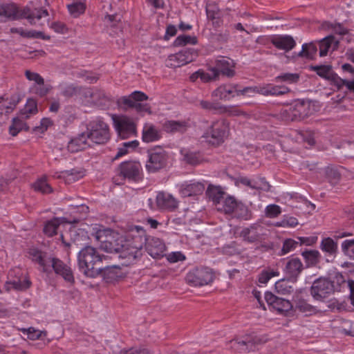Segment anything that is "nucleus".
<instances>
[{"mask_svg":"<svg viewBox=\"0 0 354 354\" xmlns=\"http://www.w3.org/2000/svg\"><path fill=\"white\" fill-rule=\"evenodd\" d=\"M104 259L105 256L100 254L96 248L85 246L77 255L79 270L86 277L95 278L100 273V264Z\"/></svg>","mask_w":354,"mask_h":354,"instance_id":"1","label":"nucleus"},{"mask_svg":"<svg viewBox=\"0 0 354 354\" xmlns=\"http://www.w3.org/2000/svg\"><path fill=\"white\" fill-rule=\"evenodd\" d=\"M142 234H144V229L142 227L136 225L131 228L130 235L133 238V241H126L122 246L119 256L125 260L124 264L133 263L138 258L141 257V250L144 245Z\"/></svg>","mask_w":354,"mask_h":354,"instance_id":"2","label":"nucleus"},{"mask_svg":"<svg viewBox=\"0 0 354 354\" xmlns=\"http://www.w3.org/2000/svg\"><path fill=\"white\" fill-rule=\"evenodd\" d=\"M85 133L91 145L93 144L103 145L110 139L109 126L100 118L88 123Z\"/></svg>","mask_w":354,"mask_h":354,"instance_id":"3","label":"nucleus"},{"mask_svg":"<svg viewBox=\"0 0 354 354\" xmlns=\"http://www.w3.org/2000/svg\"><path fill=\"white\" fill-rule=\"evenodd\" d=\"M229 123L223 119L214 121L205 131L203 137L213 145H219L227 137Z\"/></svg>","mask_w":354,"mask_h":354,"instance_id":"4","label":"nucleus"},{"mask_svg":"<svg viewBox=\"0 0 354 354\" xmlns=\"http://www.w3.org/2000/svg\"><path fill=\"white\" fill-rule=\"evenodd\" d=\"M309 115V104L295 101L291 104L283 107L280 112L282 120L286 121H299Z\"/></svg>","mask_w":354,"mask_h":354,"instance_id":"5","label":"nucleus"},{"mask_svg":"<svg viewBox=\"0 0 354 354\" xmlns=\"http://www.w3.org/2000/svg\"><path fill=\"white\" fill-rule=\"evenodd\" d=\"M250 91L252 90L248 86L241 88L237 84H224L212 91V97H218L221 100L228 101L235 96H250Z\"/></svg>","mask_w":354,"mask_h":354,"instance_id":"6","label":"nucleus"},{"mask_svg":"<svg viewBox=\"0 0 354 354\" xmlns=\"http://www.w3.org/2000/svg\"><path fill=\"white\" fill-rule=\"evenodd\" d=\"M214 274L207 268H195L189 271L185 280L189 285L194 286H203L212 282Z\"/></svg>","mask_w":354,"mask_h":354,"instance_id":"7","label":"nucleus"},{"mask_svg":"<svg viewBox=\"0 0 354 354\" xmlns=\"http://www.w3.org/2000/svg\"><path fill=\"white\" fill-rule=\"evenodd\" d=\"M333 292V283L328 279L324 277L316 279L310 288V295L314 299L317 301H324Z\"/></svg>","mask_w":354,"mask_h":354,"instance_id":"8","label":"nucleus"},{"mask_svg":"<svg viewBox=\"0 0 354 354\" xmlns=\"http://www.w3.org/2000/svg\"><path fill=\"white\" fill-rule=\"evenodd\" d=\"M167 153L165 150L157 147L148 151V160L146 169L149 172H156L166 165Z\"/></svg>","mask_w":354,"mask_h":354,"instance_id":"9","label":"nucleus"},{"mask_svg":"<svg viewBox=\"0 0 354 354\" xmlns=\"http://www.w3.org/2000/svg\"><path fill=\"white\" fill-rule=\"evenodd\" d=\"M147 99L148 96L145 93L136 91L128 96L122 97L120 102L128 107L134 108L138 112L150 113V107L148 104L142 103Z\"/></svg>","mask_w":354,"mask_h":354,"instance_id":"10","label":"nucleus"},{"mask_svg":"<svg viewBox=\"0 0 354 354\" xmlns=\"http://www.w3.org/2000/svg\"><path fill=\"white\" fill-rule=\"evenodd\" d=\"M118 174L124 179L137 182L142 178V166L136 161L123 162L118 167Z\"/></svg>","mask_w":354,"mask_h":354,"instance_id":"11","label":"nucleus"},{"mask_svg":"<svg viewBox=\"0 0 354 354\" xmlns=\"http://www.w3.org/2000/svg\"><path fill=\"white\" fill-rule=\"evenodd\" d=\"M9 277L10 279L6 284L8 290H26L31 286V281L26 276H23L21 273V270L16 268L9 272Z\"/></svg>","mask_w":354,"mask_h":354,"instance_id":"12","label":"nucleus"},{"mask_svg":"<svg viewBox=\"0 0 354 354\" xmlns=\"http://www.w3.org/2000/svg\"><path fill=\"white\" fill-rule=\"evenodd\" d=\"M196 56L197 53L194 49H185L169 55L167 59V66L171 68L180 67L192 62Z\"/></svg>","mask_w":354,"mask_h":354,"instance_id":"13","label":"nucleus"},{"mask_svg":"<svg viewBox=\"0 0 354 354\" xmlns=\"http://www.w3.org/2000/svg\"><path fill=\"white\" fill-rule=\"evenodd\" d=\"M146 250L153 258H159L164 255L165 245L159 238L149 236L146 237L145 231L142 235Z\"/></svg>","mask_w":354,"mask_h":354,"instance_id":"14","label":"nucleus"},{"mask_svg":"<svg viewBox=\"0 0 354 354\" xmlns=\"http://www.w3.org/2000/svg\"><path fill=\"white\" fill-rule=\"evenodd\" d=\"M264 299L269 306L280 314L288 313L292 308L289 300L278 297L270 292H265Z\"/></svg>","mask_w":354,"mask_h":354,"instance_id":"15","label":"nucleus"},{"mask_svg":"<svg viewBox=\"0 0 354 354\" xmlns=\"http://www.w3.org/2000/svg\"><path fill=\"white\" fill-rule=\"evenodd\" d=\"M252 91H249L250 96L254 93L263 95H281L290 92V89L285 86H278L273 84H266L258 86H250Z\"/></svg>","mask_w":354,"mask_h":354,"instance_id":"16","label":"nucleus"},{"mask_svg":"<svg viewBox=\"0 0 354 354\" xmlns=\"http://www.w3.org/2000/svg\"><path fill=\"white\" fill-rule=\"evenodd\" d=\"M303 270L304 265L301 261L297 257H294L287 260L283 270L288 279L295 283Z\"/></svg>","mask_w":354,"mask_h":354,"instance_id":"17","label":"nucleus"},{"mask_svg":"<svg viewBox=\"0 0 354 354\" xmlns=\"http://www.w3.org/2000/svg\"><path fill=\"white\" fill-rule=\"evenodd\" d=\"M115 127L122 139H126L136 133V128L135 123L128 118H122L115 120Z\"/></svg>","mask_w":354,"mask_h":354,"instance_id":"18","label":"nucleus"},{"mask_svg":"<svg viewBox=\"0 0 354 354\" xmlns=\"http://www.w3.org/2000/svg\"><path fill=\"white\" fill-rule=\"evenodd\" d=\"M49 264V271L53 268L56 274L61 275L66 281L68 282L74 281L71 268L61 260L52 257Z\"/></svg>","mask_w":354,"mask_h":354,"instance_id":"19","label":"nucleus"},{"mask_svg":"<svg viewBox=\"0 0 354 354\" xmlns=\"http://www.w3.org/2000/svg\"><path fill=\"white\" fill-rule=\"evenodd\" d=\"M157 207L160 209L173 211L178 207V201L170 194L159 192L156 198Z\"/></svg>","mask_w":354,"mask_h":354,"instance_id":"20","label":"nucleus"},{"mask_svg":"<svg viewBox=\"0 0 354 354\" xmlns=\"http://www.w3.org/2000/svg\"><path fill=\"white\" fill-rule=\"evenodd\" d=\"M236 184H241L257 190L268 191L270 187L269 184L263 178L250 179L246 176H241L236 179Z\"/></svg>","mask_w":354,"mask_h":354,"instance_id":"21","label":"nucleus"},{"mask_svg":"<svg viewBox=\"0 0 354 354\" xmlns=\"http://www.w3.org/2000/svg\"><path fill=\"white\" fill-rule=\"evenodd\" d=\"M205 190V185L201 182H185L180 186V193L183 197L201 194Z\"/></svg>","mask_w":354,"mask_h":354,"instance_id":"22","label":"nucleus"},{"mask_svg":"<svg viewBox=\"0 0 354 354\" xmlns=\"http://www.w3.org/2000/svg\"><path fill=\"white\" fill-rule=\"evenodd\" d=\"M48 12L46 9H35L31 11L29 8H24L23 10L19 11L18 18H26L31 25L37 26V21H39L43 17H47Z\"/></svg>","mask_w":354,"mask_h":354,"instance_id":"23","label":"nucleus"},{"mask_svg":"<svg viewBox=\"0 0 354 354\" xmlns=\"http://www.w3.org/2000/svg\"><path fill=\"white\" fill-rule=\"evenodd\" d=\"M235 64L234 60L228 57H221L216 59V66L214 67L220 73L228 77H232L235 75Z\"/></svg>","mask_w":354,"mask_h":354,"instance_id":"24","label":"nucleus"},{"mask_svg":"<svg viewBox=\"0 0 354 354\" xmlns=\"http://www.w3.org/2000/svg\"><path fill=\"white\" fill-rule=\"evenodd\" d=\"M91 146L86 133L83 132L72 139L68 142L67 148L70 152L75 153Z\"/></svg>","mask_w":354,"mask_h":354,"instance_id":"25","label":"nucleus"},{"mask_svg":"<svg viewBox=\"0 0 354 354\" xmlns=\"http://www.w3.org/2000/svg\"><path fill=\"white\" fill-rule=\"evenodd\" d=\"M272 44L277 48L289 51L296 45L293 37L290 35H278L272 39Z\"/></svg>","mask_w":354,"mask_h":354,"instance_id":"26","label":"nucleus"},{"mask_svg":"<svg viewBox=\"0 0 354 354\" xmlns=\"http://www.w3.org/2000/svg\"><path fill=\"white\" fill-rule=\"evenodd\" d=\"M261 230L259 225H251L249 227L243 228L240 232V236L248 243H254L260 241Z\"/></svg>","mask_w":354,"mask_h":354,"instance_id":"27","label":"nucleus"},{"mask_svg":"<svg viewBox=\"0 0 354 354\" xmlns=\"http://www.w3.org/2000/svg\"><path fill=\"white\" fill-rule=\"evenodd\" d=\"M183 157V161L191 165H198L203 161V157L199 151H191L186 148H183L180 151Z\"/></svg>","mask_w":354,"mask_h":354,"instance_id":"28","label":"nucleus"},{"mask_svg":"<svg viewBox=\"0 0 354 354\" xmlns=\"http://www.w3.org/2000/svg\"><path fill=\"white\" fill-rule=\"evenodd\" d=\"M122 270L118 266L101 267L100 275L106 282H112L122 277Z\"/></svg>","mask_w":354,"mask_h":354,"instance_id":"29","label":"nucleus"},{"mask_svg":"<svg viewBox=\"0 0 354 354\" xmlns=\"http://www.w3.org/2000/svg\"><path fill=\"white\" fill-rule=\"evenodd\" d=\"M30 255L32 261L39 265L43 272H49V263L52 257L35 250H30Z\"/></svg>","mask_w":354,"mask_h":354,"instance_id":"30","label":"nucleus"},{"mask_svg":"<svg viewBox=\"0 0 354 354\" xmlns=\"http://www.w3.org/2000/svg\"><path fill=\"white\" fill-rule=\"evenodd\" d=\"M338 44L339 40L336 39L333 35L326 37L319 41V55L326 56L330 50L337 49Z\"/></svg>","mask_w":354,"mask_h":354,"instance_id":"31","label":"nucleus"},{"mask_svg":"<svg viewBox=\"0 0 354 354\" xmlns=\"http://www.w3.org/2000/svg\"><path fill=\"white\" fill-rule=\"evenodd\" d=\"M161 138L160 131L153 124H146L142 129V140L145 142H151Z\"/></svg>","mask_w":354,"mask_h":354,"instance_id":"32","label":"nucleus"},{"mask_svg":"<svg viewBox=\"0 0 354 354\" xmlns=\"http://www.w3.org/2000/svg\"><path fill=\"white\" fill-rule=\"evenodd\" d=\"M67 223L64 217H55L46 222L44 226V232L48 236H53L57 234V229L62 223Z\"/></svg>","mask_w":354,"mask_h":354,"instance_id":"33","label":"nucleus"},{"mask_svg":"<svg viewBox=\"0 0 354 354\" xmlns=\"http://www.w3.org/2000/svg\"><path fill=\"white\" fill-rule=\"evenodd\" d=\"M19 9L15 3H4L0 5V17L2 19H18Z\"/></svg>","mask_w":354,"mask_h":354,"instance_id":"34","label":"nucleus"},{"mask_svg":"<svg viewBox=\"0 0 354 354\" xmlns=\"http://www.w3.org/2000/svg\"><path fill=\"white\" fill-rule=\"evenodd\" d=\"M319 247L329 257H335L337 253V243L330 237L323 239Z\"/></svg>","mask_w":354,"mask_h":354,"instance_id":"35","label":"nucleus"},{"mask_svg":"<svg viewBox=\"0 0 354 354\" xmlns=\"http://www.w3.org/2000/svg\"><path fill=\"white\" fill-rule=\"evenodd\" d=\"M38 112L37 103L32 98L28 99L26 105L20 111L19 116L22 119H28Z\"/></svg>","mask_w":354,"mask_h":354,"instance_id":"36","label":"nucleus"},{"mask_svg":"<svg viewBox=\"0 0 354 354\" xmlns=\"http://www.w3.org/2000/svg\"><path fill=\"white\" fill-rule=\"evenodd\" d=\"M84 176V172L82 170L73 169L71 170L62 171L58 176L59 178H64L67 183H71L78 180Z\"/></svg>","mask_w":354,"mask_h":354,"instance_id":"37","label":"nucleus"},{"mask_svg":"<svg viewBox=\"0 0 354 354\" xmlns=\"http://www.w3.org/2000/svg\"><path fill=\"white\" fill-rule=\"evenodd\" d=\"M206 195L215 204H219L223 198L224 192L221 187L210 185L207 189Z\"/></svg>","mask_w":354,"mask_h":354,"instance_id":"38","label":"nucleus"},{"mask_svg":"<svg viewBox=\"0 0 354 354\" xmlns=\"http://www.w3.org/2000/svg\"><path fill=\"white\" fill-rule=\"evenodd\" d=\"M301 255L308 267L316 266L319 262L321 257L319 252L315 250H306Z\"/></svg>","mask_w":354,"mask_h":354,"instance_id":"39","label":"nucleus"},{"mask_svg":"<svg viewBox=\"0 0 354 354\" xmlns=\"http://www.w3.org/2000/svg\"><path fill=\"white\" fill-rule=\"evenodd\" d=\"M92 101L99 106H105L109 100L103 91L97 88L88 91Z\"/></svg>","mask_w":354,"mask_h":354,"instance_id":"40","label":"nucleus"},{"mask_svg":"<svg viewBox=\"0 0 354 354\" xmlns=\"http://www.w3.org/2000/svg\"><path fill=\"white\" fill-rule=\"evenodd\" d=\"M163 127L164 129L168 133L183 132L186 130L185 122L174 120L166 122Z\"/></svg>","mask_w":354,"mask_h":354,"instance_id":"41","label":"nucleus"},{"mask_svg":"<svg viewBox=\"0 0 354 354\" xmlns=\"http://www.w3.org/2000/svg\"><path fill=\"white\" fill-rule=\"evenodd\" d=\"M295 308L305 316H310L317 313L316 308L307 303L305 300H299L296 304Z\"/></svg>","mask_w":354,"mask_h":354,"instance_id":"42","label":"nucleus"},{"mask_svg":"<svg viewBox=\"0 0 354 354\" xmlns=\"http://www.w3.org/2000/svg\"><path fill=\"white\" fill-rule=\"evenodd\" d=\"M290 280L281 279L276 282L275 289L279 294L290 295L294 291V288L290 284Z\"/></svg>","mask_w":354,"mask_h":354,"instance_id":"43","label":"nucleus"},{"mask_svg":"<svg viewBox=\"0 0 354 354\" xmlns=\"http://www.w3.org/2000/svg\"><path fill=\"white\" fill-rule=\"evenodd\" d=\"M232 214L234 217L244 220H248L250 218V212L248 207L241 202H237Z\"/></svg>","mask_w":354,"mask_h":354,"instance_id":"44","label":"nucleus"},{"mask_svg":"<svg viewBox=\"0 0 354 354\" xmlns=\"http://www.w3.org/2000/svg\"><path fill=\"white\" fill-rule=\"evenodd\" d=\"M199 106L203 109L210 111L214 114H221L222 104L219 102L201 100L199 101Z\"/></svg>","mask_w":354,"mask_h":354,"instance_id":"45","label":"nucleus"},{"mask_svg":"<svg viewBox=\"0 0 354 354\" xmlns=\"http://www.w3.org/2000/svg\"><path fill=\"white\" fill-rule=\"evenodd\" d=\"M221 114H226L228 116H247V113L241 110L239 106L229 105L225 106L222 104Z\"/></svg>","mask_w":354,"mask_h":354,"instance_id":"46","label":"nucleus"},{"mask_svg":"<svg viewBox=\"0 0 354 354\" xmlns=\"http://www.w3.org/2000/svg\"><path fill=\"white\" fill-rule=\"evenodd\" d=\"M233 345L236 346L237 349L244 352H249L255 348L254 342L250 337H248L245 340H236L233 343Z\"/></svg>","mask_w":354,"mask_h":354,"instance_id":"47","label":"nucleus"},{"mask_svg":"<svg viewBox=\"0 0 354 354\" xmlns=\"http://www.w3.org/2000/svg\"><path fill=\"white\" fill-rule=\"evenodd\" d=\"M324 173L330 184L335 185L339 182L341 175L336 167H327L325 168Z\"/></svg>","mask_w":354,"mask_h":354,"instance_id":"48","label":"nucleus"},{"mask_svg":"<svg viewBox=\"0 0 354 354\" xmlns=\"http://www.w3.org/2000/svg\"><path fill=\"white\" fill-rule=\"evenodd\" d=\"M299 76L297 73H285L277 76L274 80L277 82H285L294 84L299 81Z\"/></svg>","mask_w":354,"mask_h":354,"instance_id":"49","label":"nucleus"},{"mask_svg":"<svg viewBox=\"0 0 354 354\" xmlns=\"http://www.w3.org/2000/svg\"><path fill=\"white\" fill-rule=\"evenodd\" d=\"M35 191L40 192L42 194H48L52 192L51 187L48 185L46 178H41L37 180L33 185Z\"/></svg>","mask_w":354,"mask_h":354,"instance_id":"50","label":"nucleus"},{"mask_svg":"<svg viewBox=\"0 0 354 354\" xmlns=\"http://www.w3.org/2000/svg\"><path fill=\"white\" fill-rule=\"evenodd\" d=\"M317 46L313 44H304L302 46V50L299 53V56H304L308 59H313L317 53Z\"/></svg>","mask_w":354,"mask_h":354,"instance_id":"51","label":"nucleus"},{"mask_svg":"<svg viewBox=\"0 0 354 354\" xmlns=\"http://www.w3.org/2000/svg\"><path fill=\"white\" fill-rule=\"evenodd\" d=\"M197 39L196 37H192L186 35H181L176 37L174 42L175 46H181L186 44H196Z\"/></svg>","mask_w":354,"mask_h":354,"instance_id":"52","label":"nucleus"},{"mask_svg":"<svg viewBox=\"0 0 354 354\" xmlns=\"http://www.w3.org/2000/svg\"><path fill=\"white\" fill-rule=\"evenodd\" d=\"M25 119H22L20 116L19 118H14L12 120V124L9 128L10 133L15 136L17 133L21 131L26 126L24 120Z\"/></svg>","mask_w":354,"mask_h":354,"instance_id":"53","label":"nucleus"},{"mask_svg":"<svg viewBox=\"0 0 354 354\" xmlns=\"http://www.w3.org/2000/svg\"><path fill=\"white\" fill-rule=\"evenodd\" d=\"M67 8L69 12L75 17H77L80 14L83 13L86 8L84 3L81 1H77L71 4H68Z\"/></svg>","mask_w":354,"mask_h":354,"instance_id":"54","label":"nucleus"},{"mask_svg":"<svg viewBox=\"0 0 354 354\" xmlns=\"http://www.w3.org/2000/svg\"><path fill=\"white\" fill-rule=\"evenodd\" d=\"M344 254L351 259H354V239L345 240L342 243Z\"/></svg>","mask_w":354,"mask_h":354,"instance_id":"55","label":"nucleus"},{"mask_svg":"<svg viewBox=\"0 0 354 354\" xmlns=\"http://www.w3.org/2000/svg\"><path fill=\"white\" fill-rule=\"evenodd\" d=\"M218 77V71L214 68H209V73H206L203 70H200V79L203 82H208L212 80H215Z\"/></svg>","mask_w":354,"mask_h":354,"instance_id":"56","label":"nucleus"},{"mask_svg":"<svg viewBox=\"0 0 354 354\" xmlns=\"http://www.w3.org/2000/svg\"><path fill=\"white\" fill-rule=\"evenodd\" d=\"M238 201L232 196H227L223 200V210L225 214H232Z\"/></svg>","mask_w":354,"mask_h":354,"instance_id":"57","label":"nucleus"},{"mask_svg":"<svg viewBox=\"0 0 354 354\" xmlns=\"http://www.w3.org/2000/svg\"><path fill=\"white\" fill-rule=\"evenodd\" d=\"M311 69L315 71L318 75L324 78H330L331 66L328 65L312 66Z\"/></svg>","mask_w":354,"mask_h":354,"instance_id":"58","label":"nucleus"},{"mask_svg":"<svg viewBox=\"0 0 354 354\" xmlns=\"http://www.w3.org/2000/svg\"><path fill=\"white\" fill-rule=\"evenodd\" d=\"M281 213V207L275 204L268 205L265 209V214L268 218H276Z\"/></svg>","mask_w":354,"mask_h":354,"instance_id":"59","label":"nucleus"},{"mask_svg":"<svg viewBox=\"0 0 354 354\" xmlns=\"http://www.w3.org/2000/svg\"><path fill=\"white\" fill-rule=\"evenodd\" d=\"M299 245V242L292 239H288L284 241L283 247L281 249V253L282 254H286L295 249L297 248V247Z\"/></svg>","mask_w":354,"mask_h":354,"instance_id":"60","label":"nucleus"},{"mask_svg":"<svg viewBox=\"0 0 354 354\" xmlns=\"http://www.w3.org/2000/svg\"><path fill=\"white\" fill-rule=\"evenodd\" d=\"M279 272L273 270L263 271L259 277V281L261 283H266L272 277L278 276Z\"/></svg>","mask_w":354,"mask_h":354,"instance_id":"61","label":"nucleus"},{"mask_svg":"<svg viewBox=\"0 0 354 354\" xmlns=\"http://www.w3.org/2000/svg\"><path fill=\"white\" fill-rule=\"evenodd\" d=\"M21 36L28 38H41L43 39H50L49 36H45L41 31L37 30H28L26 32H21Z\"/></svg>","mask_w":354,"mask_h":354,"instance_id":"62","label":"nucleus"},{"mask_svg":"<svg viewBox=\"0 0 354 354\" xmlns=\"http://www.w3.org/2000/svg\"><path fill=\"white\" fill-rule=\"evenodd\" d=\"M50 89V86L48 85L44 84V82L42 84L34 85L32 87L33 93L41 97L46 95Z\"/></svg>","mask_w":354,"mask_h":354,"instance_id":"63","label":"nucleus"},{"mask_svg":"<svg viewBox=\"0 0 354 354\" xmlns=\"http://www.w3.org/2000/svg\"><path fill=\"white\" fill-rule=\"evenodd\" d=\"M25 75L28 80L35 82L36 85L42 84L44 83V80L39 73L27 70L25 72Z\"/></svg>","mask_w":354,"mask_h":354,"instance_id":"64","label":"nucleus"}]
</instances>
